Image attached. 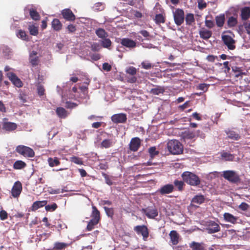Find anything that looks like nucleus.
<instances>
[{"label": "nucleus", "instance_id": "obj_25", "mask_svg": "<svg viewBox=\"0 0 250 250\" xmlns=\"http://www.w3.org/2000/svg\"><path fill=\"white\" fill-rule=\"evenodd\" d=\"M51 27L54 30L59 31L62 29V25L58 19H54L51 22Z\"/></svg>", "mask_w": 250, "mask_h": 250}, {"label": "nucleus", "instance_id": "obj_28", "mask_svg": "<svg viewBox=\"0 0 250 250\" xmlns=\"http://www.w3.org/2000/svg\"><path fill=\"white\" fill-rule=\"evenodd\" d=\"M189 247L192 250H205V245L203 243L192 242L189 244Z\"/></svg>", "mask_w": 250, "mask_h": 250}, {"label": "nucleus", "instance_id": "obj_39", "mask_svg": "<svg viewBox=\"0 0 250 250\" xmlns=\"http://www.w3.org/2000/svg\"><path fill=\"white\" fill-rule=\"evenodd\" d=\"M28 29L29 31L30 35L32 36H37L39 33L38 27L35 26L34 24L29 25Z\"/></svg>", "mask_w": 250, "mask_h": 250}, {"label": "nucleus", "instance_id": "obj_40", "mask_svg": "<svg viewBox=\"0 0 250 250\" xmlns=\"http://www.w3.org/2000/svg\"><path fill=\"white\" fill-rule=\"evenodd\" d=\"M95 33L97 36L102 39H104L107 36V33L105 32V31L103 28H98L95 31Z\"/></svg>", "mask_w": 250, "mask_h": 250}, {"label": "nucleus", "instance_id": "obj_35", "mask_svg": "<svg viewBox=\"0 0 250 250\" xmlns=\"http://www.w3.org/2000/svg\"><path fill=\"white\" fill-rule=\"evenodd\" d=\"M185 183L183 180L181 181L178 179L175 180L173 182L174 186L179 191H182L184 190V187L185 186Z\"/></svg>", "mask_w": 250, "mask_h": 250}, {"label": "nucleus", "instance_id": "obj_37", "mask_svg": "<svg viewBox=\"0 0 250 250\" xmlns=\"http://www.w3.org/2000/svg\"><path fill=\"white\" fill-rule=\"evenodd\" d=\"M225 20V18L224 15L216 16L215 18V21L217 26L219 27H222L224 24Z\"/></svg>", "mask_w": 250, "mask_h": 250}, {"label": "nucleus", "instance_id": "obj_42", "mask_svg": "<svg viewBox=\"0 0 250 250\" xmlns=\"http://www.w3.org/2000/svg\"><path fill=\"white\" fill-rule=\"evenodd\" d=\"M17 35L19 38H21L22 40L26 41H28L29 40L28 36L26 34V32L23 30H19Z\"/></svg>", "mask_w": 250, "mask_h": 250}, {"label": "nucleus", "instance_id": "obj_12", "mask_svg": "<svg viewBox=\"0 0 250 250\" xmlns=\"http://www.w3.org/2000/svg\"><path fill=\"white\" fill-rule=\"evenodd\" d=\"M22 189V184L18 181L15 182L11 189V195L14 198H18L20 195Z\"/></svg>", "mask_w": 250, "mask_h": 250}, {"label": "nucleus", "instance_id": "obj_34", "mask_svg": "<svg viewBox=\"0 0 250 250\" xmlns=\"http://www.w3.org/2000/svg\"><path fill=\"white\" fill-rule=\"evenodd\" d=\"M165 92V88L159 85L156 86L155 87L152 88L150 93L153 95H158L160 94H163Z\"/></svg>", "mask_w": 250, "mask_h": 250}, {"label": "nucleus", "instance_id": "obj_19", "mask_svg": "<svg viewBox=\"0 0 250 250\" xmlns=\"http://www.w3.org/2000/svg\"><path fill=\"white\" fill-rule=\"evenodd\" d=\"M174 186L172 184H167L162 186L158 190V192L162 195L169 194L174 190Z\"/></svg>", "mask_w": 250, "mask_h": 250}, {"label": "nucleus", "instance_id": "obj_17", "mask_svg": "<svg viewBox=\"0 0 250 250\" xmlns=\"http://www.w3.org/2000/svg\"><path fill=\"white\" fill-rule=\"evenodd\" d=\"M143 212L149 218L153 219L158 216L157 209L155 208L148 207L143 209Z\"/></svg>", "mask_w": 250, "mask_h": 250}, {"label": "nucleus", "instance_id": "obj_54", "mask_svg": "<svg viewBox=\"0 0 250 250\" xmlns=\"http://www.w3.org/2000/svg\"><path fill=\"white\" fill-rule=\"evenodd\" d=\"M250 207V205L245 202H242L239 206L238 208L242 211H247Z\"/></svg>", "mask_w": 250, "mask_h": 250}, {"label": "nucleus", "instance_id": "obj_22", "mask_svg": "<svg viewBox=\"0 0 250 250\" xmlns=\"http://www.w3.org/2000/svg\"><path fill=\"white\" fill-rule=\"evenodd\" d=\"M37 54V51L33 50L29 55V62L33 66L38 65L40 61Z\"/></svg>", "mask_w": 250, "mask_h": 250}, {"label": "nucleus", "instance_id": "obj_7", "mask_svg": "<svg viewBox=\"0 0 250 250\" xmlns=\"http://www.w3.org/2000/svg\"><path fill=\"white\" fill-rule=\"evenodd\" d=\"M174 20L177 26L181 25L184 21L185 14L184 11L181 9H176L173 12Z\"/></svg>", "mask_w": 250, "mask_h": 250}, {"label": "nucleus", "instance_id": "obj_27", "mask_svg": "<svg viewBox=\"0 0 250 250\" xmlns=\"http://www.w3.org/2000/svg\"><path fill=\"white\" fill-rule=\"evenodd\" d=\"M241 17L242 20H247L250 17V8L245 7L241 10Z\"/></svg>", "mask_w": 250, "mask_h": 250}, {"label": "nucleus", "instance_id": "obj_31", "mask_svg": "<svg viewBox=\"0 0 250 250\" xmlns=\"http://www.w3.org/2000/svg\"><path fill=\"white\" fill-rule=\"evenodd\" d=\"M56 112L58 117L60 118H65L67 116V111L63 107H57Z\"/></svg>", "mask_w": 250, "mask_h": 250}, {"label": "nucleus", "instance_id": "obj_4", "mask_svg": "<svg viewBox=\"0 0 250 250\" xmlns=\"http://www.w3.org/2000/svg\"><path fill=\"white\" fill-rule=\"evenodd\" d=\"M222 176L232 184H238L241 182L240 175L234 170H225L223 172Z\"/></svg>", "mask_w": 250, "mask_h": 250}, {"label": "nucleus", "instance_id": "obj_51", "mask_svg": "<svg viewBox=\"0 0 250 250\" xmlns=\"http://www.w3.org/2000/svg\"><path fill=\"white\" fill-rule=\"evenodd\" d=\"M91 49L93 51H99L101 49V46L97 42H93L91 45Z\"/></svg>", "mask_w": 250, "mask_h": 250}, {"label": "nucleus", "instance_id": "obj_11", "mask_svg": "<svg viewBox=\"0 0 250 250\" xmlns=\"http://www.w3.org/2000/svg\"><path fill=\"white\" fill-rule=\"evenodd\" d=\"M134 230L138 234H141L143 239L146 241L149 236L148 229L145 225L137 226L134 227Z\"/></svg>", "mask_w": 250, "mask_h": 250}, {"label": "nucleus", "instance_id": "obj_53", "mask_svg": "<svg viewBox=\"0 0 250 250\" xmlns=\"http://www.w3.org/2000/svg\"><path fill=\"white\" fill-rule=\"evenodd\" d=\"M127 82L129 83H133L137 82V78L135 75L126 76Z\"/></svg>", "mask_w": 250, "mask_h": 250}, {"label": "nucleus", "instance_id": "obj_26", "mask_svg": "<svg viewBox=\"0 0 250 250\" xmlns=\"http://www.w3.org/2000/svg\"><path fill=\"white\" fill-rule=\"evenodd\" d=\"M205 198L203 195H197L192 199L191 204L193 206L194 204H201L205 202Z\"/></svg>", "mask_w": 250, "mask_h": 250}, {"label": "nucleus", "instance_id": "obj_32", "mask_svg": "<svg viewBox=\"0 0 250 250\" xmlns=\"http://www.w3.org/2000/svg\"><path fill=\"white\" fill-rule=\"evenodd\" d=\"M49 166L50 167L58 166L60 164L59 159L58 157H54L53 158L49 157L47 159Z\"/></svg>", "mask_w": 250, "mask_h": 250}, {"label": "nucleus", "instance_id": "obj_38", "mask_svg": "<svg viewBox=\"0 0 250 250\" xmlns=\"http://www.w3.org/2000/svg\"><path fill=\"white\" fill-rule=\"evenodd\" d=\"M221 156L222 159H223L225 161H233V160L234 158L233 154H232L230 153H228V152H224V151H223V152L221 153Z\"/></svg>", "mask_w": 250, "mask_h": 250}, {"label": "nucleus", "instance_id": "obj_59", "mask_svg": "<svg viewBox=\"0 0 250 250\" xmlns=\"http://www.w3.org/2000/svg\"><path fill=\"white\" fill-rule=\"evenodd\" d=\"M195 135V133L193 132L188 131L185 132L184 134V137L187 139H193L194 138Z\"/></svg>", "mask_w": 250, "mask_h": 250}, {"label": "nucleus", "instance_id": "obj_41", "mask_svg": "<svg viewBox=\"0 0 250 250\" xmlns=\"http://www.w3.org/2000/svg\"><path fill=\"white\" fill-rule=\"evenodd\" d=\"M237 24V20L236 18L234 17H230L229 18L227 21V25L229 27H233L236 25Z\"/></svg>", "mask_w": 250, "mask_h": 250}, {"label": "nucleus", "instance_id": "obj_23", "mask_svg": "<svg viewBox=\"0 0 250 250\" xmlns=\"http://www.w3.org/2000/svg\"><path fill=\"white\" fill-rule=\"evenodd\" d=\"M172 245H176L179 241L180 235L176 230H171L169 234Z\"/></svg>", "mask_w": 250, "mask_h": 250}, {"label": "nucleus", "instance_id": "obj_13", "mask_svg": "<svg viewBox=\"0 0 250 250\" xmlns=\"http://www.w3.org/2000/svg\"><path fill=\"white\" fill-rule=\"evenodd\" d=\"M141 145V139L139 137H134L131 139L129 144V149L133 152L138 150Z\"/></svg>", "mask_w": 250, "mask_h": 250}, {"label": "nucleus", "instance_id": "obj_2", "mask_svg": "<svg viewBox=\"0 0 250 250\" xmlns=\"http://www.w3.org/2000/svg\"><path fill=\"white\" fill-rule=\"evenodd\" d=\"M91 217V219L88 223L86 227V229L88 231H91L94 229L95 226L99 223L101 219L100 212L95 206H92Z\"/></svg>", "mask_w": 250, "mask_h": 250}, {"label": "nucleus", "instance_id": "obj_8", "mask_svg": "<svg viewBox=\"0 0 250 250\" xmlns=\"http://www.w3.org/2000/svg\"><path fill=\"white\" fill-rule=\"evenodd\" d=\"M206 226V230L209 234L217 232L220 230L219 225L213 221L207 222Z\"/></svg>", "mask_w": 250, "mask_h": 250}, {"label": "nucleus", "instance_id": "obj_10", "mask_svg": "<svg viewBox=\"0 0 250 250\" xmlns=\"http://www.w3.org/2000/svg\"><path fill=\"white\" fill-rule=\"evenodd\" d=\"M17 125L13 122L7 121L6 118H4L2 122V129L6 132H12L17 128Z\"/></svg>", "mask_w": 250, "mask_h": 250}, {"label": "nucleus", "instance_id": "obj_61", "mask_svg": "<svg viewBox=\"0 0 250 250\" xmlns=\"http://www.w3.org/2000/svg\"><path fill=\"white\" fill-rule=\"evenodd\" d=\"M94 7L95 10L97 11H102L104 9V7L102 2H97L95 3Z\"/></svg>", "mask_w": 250, "mask_h": 250}, {"label": "nucleus", "instance_id": "obj_36", "mask_svg": "<svg viewBox=\"0 0 250 250\" xmlns=\"http://www.w3.org/2000/svg\"><path fill=\"white\" fill-rule=\"evenodd\" d=\"M26 167V164L21 160L16 161L13 164V168L15 169H21Z\"/></svg>", "mask_w": 250, "mask_h": 250}, {"label": "nucleus", "instance_id": "obj_24", "mask_svg": "<svg viewBox=\"0 0 250 250\" xmlns=\"http://www.w3.org/2000/svg\"><path fill=\"white\" fill-rule=\"evenodd\" d=\"M199 34L200 38L205 40H207L209 39L212 34L211 31L207 30L205 28L201 29L199 31Z\"/></svg>", "mask_w": 250, "mask_h": 250}, {"label": "nucleus", "instance_id": "obj_58", "mask_svg": "<svg viewBox=\"0 0 250 250\" xmlns=\"http://www.w3.org/2000/svg\"><path fill=\"white\" fill-rule=\"evenodd\" d=\"M8 218V214L4 210L0 211V219L1 220H5Z\"/></svg>", "mask_w": 250, "mask_h": 250}, {"label": "nucleus", "instance_id": "obj_64", "mask_svg": "<svg viewBox=\"0 0 250 250\" xmlns=\"http://www.w3.org/2000/svg\"><path fill=\"white\" fill-rule=\"evenodd\" d=\"M205 25L209 28H211L214 25V22L211 20H206L205 21Z\"/></svg>", "mask_w": 250, "mask_h": 250}, {"label": "nucleus", "instance_id": "obj_46", "mask_svg": "<svg viewBox=\"0 0 250 250\" xmlns=\"http://www.w3.org/2000/svg\"><path fill=\"white\" fill-rule=\"evenodd\" d=\"M104 210L107 216L110 218H113L114 214V210L112 208H108L106 207H104Z\"/></svg>", "mask_w": 250, "mask_h": 250}, {"label": "nucleus", "instance_id": "obj_21", "mask_svg": "<svg viewBox=\"0 0 250 250\" xmlns=\"http://www.w3.org/2000/svg\"><path fill=\"white\" fill-rule=\"evenodd\" d=\"M120 43L123 46L129 48H134L136 46V42L129 38L121 39Z\"/></svg>", "mask_w": 250, "mask_h": 250}, {"label": "nucleus", "instance_id": "obj_1", "mask_svg": "<svg viewBox=\"0 0 250 250\" xmlns=\"http://www.w3.org/2000/svg\"><path fill=\"white\" fill-rule=\"evenodd\" d=\"M181 177L184 182L190 186L196 187L201 184L200 178L193 172L185 171L181 174Z\"/></svg>", "mask_w": 250, "mask_h": 250}, {"label": "nucleus", "instance_id": "obj_47", "mask_svg": "<svg viewBox=\"0 0 250 250\" xmlns=\"http://www.w3.org/2000/svg\"><path fill=\"white\" fill-rule=\"evenodd\" d=\"M125 72L127 76L135 75L137 73V69L133 66H129L126 68Z\"/></svg>", "mask_w": 250, "mask_h": 250}, {"label": "nucleus", "instance_id": "obj_57", "mask_svg": "<svg viewBox=\"0 0 250 250\" xmlns=\"http://www.w3.org/2000/svg\"><path fill=\"white\" fill-rule=\"evenodd\" d=\"M38 94L40 96H43L44 94L45 89L42 85H39L37 87Z\"/></svg>", "mask_w": 250, "mask_h": 250}, {"label": "nucleus", "instance_id": "obj_33", "mask_svg": "<svg viewBox=\"0 0 250 250\" xmlns=\"http://www.w3.org/2000/svg\"><path fill=\"white\" fill-rule=\"evenodd\" d=\"M68 244L63 242H56L54 244V247L52 249L53 250H64L67 247Z\"/></svg>", "mask_w": 250, "mask_h": 250}, {"label": "nucleus", "instance_id": "obj_60", "mask_svg": "<svg viewBox=\"0 0 250 250\" xmlns=\"http://www.w3.org/2000/svg\"><path fill=\"white\" fill-rule=\"evenodd\" d=\"M139 33L142 35L146 40H149V38L151 37L149 33L145 30H141Z\"/></svg>", "mask_w": 250, "mask_h": 250}, {"label": "nucleus", "instance_id": "obj_56", "mask_svg": "<svg viewBox=\"0 0 250 250\" xmlns=\"http://www.w3.org/2000/svg\"><path fill=\"white\" fill-rule=\"evenodd\" d=\"M102 175L104 178L105 180V183L107 185H108L109 186H111L113 185L112 181L111 180V179L109 178V176L107 174H106V173H103Z\"/></svg>", "mask_w": 250, "mask_h": 250}, {"label": "nucleus", "instance_id": "obj_30", "mask_svg": "<svg viewBox=\"0 0 250 250\" xmlns=\"http://www.w3.org/2000/svg\"><path fill=\"white\" fill-rule=\"evenodd\" d=\"M224 218L226 221L230 222L232 224H235L237 220V217L233 216L232 214L226 212L224 214Z\"/></svg>", "mask_w": 250, "mask_h": 250}, {"label": "nucleus", "instance_id": "obj_18", "mask_svg": "<svg viewBox=\"0 0 250 250\" xmlns=\"http://www.w3.org/2000/svg\"><path fill=\"white\" fill-rule=\"evenodd\" d=\"M7 76L9 80L12 82L13 84L18 87L22 86V83L21 81L16 76V75L12 72L7 74Z\"/></svg>", "mask_w": 250, "mask_h": 250}, {"label": "nucleus", "instance_id": "obj_62", "mask_svg": "<svg viewBox=\"0 0 250 250\" xmlns=\"http://www.w3.org/2000/svg\"><path fill=\"white\" fill-rule=\"evenodd\" d=\"M111 65L107 62H104L103 64V69L104 71H110L111 70Z\"/></svg>", "mask_w": 250, "mask_h": 250}, {"label": "nucleus", "instance_id": "obj_45", "mask_svg": "<svg viewBox=\"0 0 250 250\" xmlns=\"http://www.w3.org/2000/svg\"><path fill=\"white\" fill-rule=\"evenodd\" d=\"M101 146L103 148H107L112 146V142L109 139H105L102 142Z\"/></svg>", "mask_w": 250, "mask_h": 250}, {"label": "nucleus", "instance_id": "obj_29", "mask_svg": "<svg viewBox=\"0 0 250 250\" xmlns=\"http://www.w3.org/2000/svg\"><path fill=\"white\" fill-rule=\"evenodd\" d=\"M47 203V202L46 200L41 201H38L34 202L31 207L32 210L35 211L39 209V208L45 206L46 205Z\"/></svg>", "mask_w": 250, "mask_h": 250}, {"label": "nucleus", "instance_id": "obj_5", "mask_svg": "<svg viewBox=\"0 0 250 250\" xmlns=\"http://www.w3.org/2000/svg\"><path fill=\"white\" fill-rule=\"evenodd\" d=\"M15 150L16 152L25 157L31 158L35 156V152L32 148L23 145L18 146Z\"/></svg>", "mask_w": 250, "mask_h": 250}, {"label": "nucleus", "instance_id": "obj_20", "mask_svg": "<svg viewBox=\"0 0 250 250\" xmlns=\"http://www.w3.org/2000/svg\"><path fill=\"white\" fill-rule=\"evenodd\" d=\"M232 73L231 75L236 79V81L238 79H242L243 76L245 74V73L242 72L241 68L237 66L232 67Z\"/></svg>", "mask_w": 250, "mask_h": 250}, {"label": "nucleus", "instance_id": "obj_48", "mask_svg": "<svg viewBox=\"0 0 250 250\" xmlns=\"http://www.w3.org/2000/svg\"><path fill=\"white\" fill-rule=\"evenodd\" d=\"M141 65L143 68L147 70L150 69L154 67V65L150 63L148 61H145L142 62L141 63Z\"/></svg>", "mask_w": 250, "mask_h": 250}, {"label": "nucleus", "instance_id": "obj_50", "mask_svg": "<svg viewBox=\"0 0 250 250\" xmlns=\"http://www.w3.org/2000/svg\"><path fill=\"white\" fill-rule=\"evenodd\" d=\"M148 152L150 155L151 159H153L155 156L159 154V151L156 150V148L154 146L150 147L148 149Z\"/></svg>", "mask_w": 250, "mask_h": 250}, {"label": "nucleus", "instance_id": "obj_44", "mask_svg": "<svg viewBox=\"0 0 250 250\" xmlns=\"http://www.w3.org/2000/svg\"><path fill=\"white\" fill-rule=\"evenodd\" d=\"M111 42L109 39L104 38L101 41V45L102 46L106 48H109L111 45Z\"/></svg>", "mask_w": 250, "mask_h": 250}, {"label": "nucleus", "instance_id": "obj_9", "mask_svg": "<svg viewBox=\"0 0 250 250\" xmlns=\"http://www.w3.org/2000/svg\"><path fill=\"white\" fill-rule=\"evenodd\" d=\"M222 40L229 49L232 50L235 48L236 41L231 36L228 35H222Z\"/></svg>", "mask_w": 250, "mask_h": 250}, {"label": "nucleus", "instance_id": "obj_43", "mask_svg": "<svg viewBox=\"0 0 250 250\" xmlns=\"http://www.w3.org/2000/svg\"><path fill=\"white\" fill-rule=\"evenodd\" d=\"M185 20L187 25H191L192 23L195 21L193 14L191 13H188L187 14L185 18Z\"/></svg>", "mask_w": 250, "mask_h": 250}, {"label": "nucleus", "instance_id": "obj_16", "mask_svg": "<svg viewBox=\"0 0 250 250\" xmlns=\"http://www.w3.org/2000/svg\"><path fill=\"white\" fill-rule=\"evenodd\" d=\"M111 121L115 124L125 123L127 120L125 113L115 114L111 116Z\"/></svg>", "mask_w": 250, "mask_h": 250}, {"label": "nucleus", "instance_id": "obj_6", "mask_svg": "<svg viewBox=\"0 0 250 250\" xmlns=\"http://www.w3.org/2000/svg\"><path fill=\"white\" fill-rule=\"evenodd\" d=\"M24 14L28 12L31 18L35 21H38L40 20L41 16L37 10V7L33 4H28L24 8Z\"/></svg>", "mask_w": 250, "mask_h": 250}, {"label": "nucleus", "instance_id": "obj_55", "mask_svg": "<svg viewBox=\"0 0 250 250\" xmlns=\"http://www.w3.org/2000/svg\"><path fill=\"white\" fill-rule=\"evenodd\" d=\"M71 161L78 165L83 164V161L81 159L76 156L71 157Z\"/></svg>", "mask_w": 250, "mask_h": 250}, {"label": "nucleus", "instance_id": "obj_15", "mask_svg": "<svg viewBox=\"0 0 250 250\" xmlns=\"http://www.w3.org/2000/svg\"><path fill=\"white\" fill-rule=\"evenodd\" d=\"M61 14L63 18L67 21H73L76 19L75 15L70 9L66 8L62 10Z\"/></svg>", "mask_w": 250, "mask_h": 250}, {"label": "nucleus", "instance_id": "obj_52", "mask_svg": "<svg viewBox=\"0 0 250 250\" xmlns=\"http://www.w3.org/2000/svg\"><path fill=\"white\" fill-rule=\"evenodd\" d=\"M57 207L56 203H53L51 205H45V209L47 211H52L55 210L57 208Z\"/></svg>", "mask_w": 250, "mask_h": 250}, {"label": "nucleus", "instance_id": "obj_63", "mask_svg": "<svg viewBox=\"0 0 250 250\" xmlns=\"http://www.w3.org/2000/svg\"><path fill=\"white\" fill-rule=\"evenodd\" d=\"M67 29L69 33H74L76 30V26L72 24L68 25L67 27Z\"/></svg>", "mask_w": 250, "mask_h": 250}, {"label": "nucleus", "instance_id": "obj_3", "mask_svg": "<svg viewBox=\"0 0 250 250\" xmlns=\"http://www.w3.org/2000/svg\"><path fill=\"white\" fill-rule=\"evenodd\" d=\"M167 148L172 154L177 155L183 153V146L182 144L177 140H171L168 142Z\"/></svg>", "mask_w": 250, "mask_h": 250}, {"label": "nucleus", "instance_id": "obj_49", "mask_svg": "<svg viewBox=\"0 0 250 250\" xmlns=\"http://www.w3.org/2000/svg\"><path fill=\"white\" fill-rule=\"evenodd\" d=\"M155 21L156 23H163L165 22V19L163 15L159 14L155 16Z\"/></svg>", "mask_w": 250, "mask_h": 250}, {"label": "nucleus", "instance_id": "obj_14", "mask_svg": "<svg viewBox=\"0 0 250 250\" xmlns=\"http://www.w3.org/2000/svg\"><path fill=\"white\" fill-rule=\"evenodd\" d=\"M227 135V139L233 141H238L241 138L240 134L232 129H228L225 130Z\"/></svg>", "mask_w": 250, "mask_h": 250}]
</instances>
